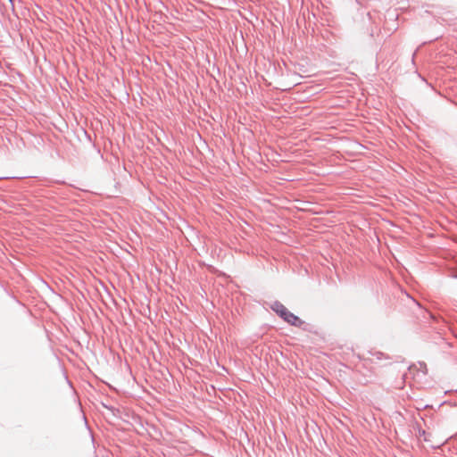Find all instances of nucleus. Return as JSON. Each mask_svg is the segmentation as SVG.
<instances>
[{
  "mask_svg": "<svg viewBox=\"0 0 457 457\" xmlns=\"http://www.w3.org/2000/svg\"><path fill=\"white\" fill-rule=\"evenodd\" d=\"M419 371H421L423 375L428 373L427 364L425 362H419Z\"/></svg>",
  "mask_w": 457,
  "mask_h": 457,
  "instance_id": "nucleus-3",
  "label": "nucleus"
},
{
  "mask_svg": "<svg viewBox=\"0 0 457 457\" xmlns=\"http://www.w3.org/2000/svg\"><path fill=\"white\" fill-rule=\"evenodd\" d=\"M284 320L288 324L297 328L302 327V325L303 324V321L291 312H289L288 315L285 317Z\"/></svg>",
  "mask_w": 457,
  "mask_h": 457,
  "instance_id": "nucleus-2",
  "label": "nucleus"
},
{
  "mask_svg": "<svg viewBox=\"0 0 457 457\" xmlns=\"http://www.w3.org/2000/svg\"><path fill=\"white\" fill-rule=\"evenodd\" d=\"M428 313L429 314V316L431 317V319H433V320H436V316H435V315H433V314H432V313H430V312H428Z\"/></svg>",
  "mask_w": 457,
  "mask_h": 457,
  "instance_id": "nucleus-4",
  "label": "nucleus"
},
{
  "mask_svg": "<svg viewBox=\"0 0 457 457\" xmlns=\"http://www.w3.org/2000/svg\"><path fill=\"white\" fill-rule=\"evenodd\" d=\"M270 309L276 312L283 320L289 313V311L278 301H275L270 305Z\"/></svg>",
  "mask_w": 457,
  "mask_h": 457,
  "instance_id": "nucleus-1",
  "label": "nucleus"
},
{
  "mask_svg": "<svg viewBox=\"0 0 457 457\" xmlns=\"http://www.w3.org/2000/svg\"><path fill=\"white\" fill-rule=\"evenodd\" d=\"M9 2H10L12 4H13V0H9Z\"/></svg>",
  "mask_w": 457,
  "mask_h": 457,
  "instance_id": "nucleus-5",
  "label": "nucleus"
}]
</instances>
